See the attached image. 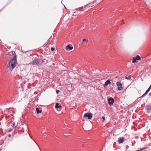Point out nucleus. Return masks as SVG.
I'll return each instance as SVG.
<instances>
[{
	"label": "nucleus",
	"instance_id": "obj_1",
	"mask_svg": "<svg viewBox=\"0 0 151 151\" xmlns=\"http://www.w3.org/2000/svg\"><path fill=\"white\" fill-rule=\"evenodd\" d=\"M17 63L16 57L15 56H14L12 59L11 60L8 65V69L11 71L15 67L16 64Z\"/></svg>",
	"mask_w": 151,
	"mask_h": 151
},
{
	"label": "nucleus",
	"instance_id": "obj_2",
	"mask_svg": "<svg viewBox=\"0 0 151 151\" xmlns=\"http://www.w3.org/2000/svg\"><path fill=\"white\" fill-rule=\"evenodd\" d=\"M83 116L85 118L88 117L89 119H91L92 117V114L90 113H87L85 114Z\"/></svg>",
	"mask_w": 151,
	"mask_h": 151
},
{
	"label": "nucleus",
	"instance_id": "obj_3",
	"mask_svg": "<svg viewBox=\"0 0 151 151\" xmlns=\"http://www.w3.org/2000/svg\"><path fill=\"white\" fill-rule=\"evenodd\" d=\"M141 60V58L139 56L137 55L135 57L133 58V63L137 62V60Z\"/></svg>",
	"mask_w": 151,
	"mask_h": 151
},
{
	"label": "nucleus",
	"instance_id": "obj_4",
	"mask_svg": "<svg viewBox=\"0 0 151 151\" xmlns=\"http://www.w3.org/2000/svg\"><path fill=\"white\" fill-rule=\"evenodd\" d=\"M40 61L38 59H34L32 62V64L33 65H39Z\"/></svg>",
	"mask_w": 151,
	"mask_h": 151
},
{
	"label": "nucleus",
	"instance_id": "obj_5",
	"mask_svg": "<svg viewBox=\"0 0 151 151\" xmlns=\"http://www.w3.org/2000/svg\"><path fill=\"white\" fill-rule=\"evenodd\" d=\"M116 85L118 87V89L119 90H121L122 89L123 87L121 83L117 82L116 83Z\"/></svg>",
	"mask_w": 151,
	"mask_h": 151
},
{
	"label": "nucleus",
	"instance_id": "obj_6",
	"mask_svg": "<svg viewBox=\"0 0 151 151\" xmlns=\"http://www.w3.org/2000/svg\"><path fill=\"white\" fill-rule=\"evenodd\" d=\"M109 104L110 106H111L113 104V103L114 102V100L113 98H109L108 99Z\"/></svg>",
	"mask_w": 151,
	"mask_h": 151
},
{
	"label": "nucleus",
	"instance_id": "obj_7",
	"mask_svg": "<svg viewBox=\"0 0 151 151\" xmlns=\"http://www.w3.org/2000/svg\"><path fill=\"white\" fill-rule=\"evenodd\" d=\"M95 3V1H93L92 3H90V4H89L86 5L84 6V7L85 8L87 7H89L90 6L92 7L93 6V4H94Z\"/></svg>",
	"mask_w": 151,
	"mask_h": 151
},
{
	"label": "nucleus",
	"instance_id": "obj_8",
	"mask_svg": "<svg viewBox=\"0 0 151 151\" xmlns=\"http://www.w3.org/2000/svg\"><path fill=\"white\" fill-rule=\"evenodd\" d=\"M151 89V85L150 86L149 88L147 89V90L146 91V92H145V93L142 95L140 97H143L144 96H145L149 92L150 90V89Z\"/></svg>",
	"mask_w": 151,
	"mask_h": 151
},
{
	"label": "nucleus",
	"instance_id": "obj_9",
	"mask_svg": "<svg viewBox=\"0 0 151 151\" xmlns=\"http://www.w3.org/2000/svg\"><path fill=\"white\" fill-rule=\"evenodd\" d=\"M124 141V138L123 137H120L118 139V142L119 143H123Z\"/></svg>",
	"mask_w": 151,
	"mask_h": 151
},
{
	"label": "nucleus",
	"instance_id": "obj_10",
	"mask_svg": "<svg viewBox=\"0 0 151 151\" xmlns=\"http://www.w3.org/2000/svg\"><path fill=\"white\" fill-rule=\"evenodd\" d=\"M111 82L109 80H107L105 82V84L104 85V87H106L109 84H110Z\"/></svg>",
	"mask_w": 151,
	"mask_h": 151
},
{
	"label": "nucleus",
	"instance_id": "obj_11",
	"mask_svg": "<svg viewBox=\"0 0 151 151\" xmlns=\"http://www.w3.org/2000/svg\"><path fill=\"white\" fill-rule=\"evenodd\" d=\"M73 49V47L72 46H71L70 45H68L66 47V50H72Z\"/></svg>",
	"mask_w": 151,
	"mask_h": 151
},
{
	"label": "nucleus",
	"instance_id": "obj_12",
	"mask_svg": "<svg viewBox=\"0 0 151 151\" xmlns=\"http://www.w3.org/2000/svg\"><path fill=\"white\" fill-rule=\"evenodd\" d=\"M125 77L126 79L127 80H130L131 78V75H127V76H125Z\"/></svg>",
	"mask_w": 151,
	"mask_h": 151
},
{
	"label": "nucleus",
	"instance_id": "obj_13",
	"mask_svg": "<svg viewBox=\"0 0 151 151\" xmlns=\"http://www.w3.org/2000/svg\"><path fill=\"white\" fill-rule=\"evenodd\" d=\"M36 110L37 111V114H39L42 112V110H40L39 108H36Z\"/></svg>",
	"mask_w": 151,
	"mask_h": 151
},
{
	"label": "nucleus",
	"instance_id": "obj_14",
	"mask_svg": "<svg viewBox=\"0 0 151 151\" xmlns=\"http://www.w3.org/2000/svg\"><path fill=\"white\" fill-rule=\"evenodd\" d=\"M83 129L85 131H88V130H90V129H87V128L86 126H84V128H83Z\"/></svg>",
	"mask_w": 151,
	"mask_h": 151
},
{
	"label": "nucleus",
	"instance_id": "obj_15",
	"mask_svg": "<svg viewBox=\"0 0 151 151\" xmlns=\"http://www.w3.org/2000/svg\"><path fill=\"white\" fill-rule=\"evenodd\" d=\"M146 107L147 109L148 110H149L151 109V106H150L147 105V106H146Z\"/></svg>",
	"mask_w": 151,
	"mask_h": 151
},
{
	"label": "nucleus",
	"instance_id": "obj_16",
	"mask_svg": "<svg viewBox=\"0 0 151 151\" xmlns=\"http://www.w3.org/2000/svg\"><path fill=\"white\" fill-rule=\"evenodd\" d=\"M59 104L58 103H57L55 105V107L56 108H58L59 106Z\"/></svg>",
	"mask_w": 151,
	"mask_h": 151
},
{
	"label": "nucleus",
	"instance_id": "obj_17",
	"mask_svg": "<svg viewBox=\"0 0 151 151\" xmlns=\"http://www.w3.org/2000/svg\"><path fill=\"white\" fill-rule=\"evenodd\" d=\"M48 42H47L46 43H45L43 46V47H45L47 45V44Z\"/></svg>",
	"mask_w": 151,
	"mask_h": 151
},
{
	"label": "nucleus",
	"instance_id": "obj_18",
	"mask_svg": "<svg viewBox=\"0 0 151 151\" xmlns=\"http://www.w3.org/2000/svg\"><path fill=\"white\" fill-rule=\"evenodd\" d=\"M15 126V123L14 122L12 124V127H14Z\"/></svg>",
	"mask_w": 151,
	"mask_h": 151
},
{
	"label": "nucleus",
	"instance_id": "obj_19",
	"mask_svg": "<svg viewBox=\"0 0 151 151\" xmlns=\"http://www.w3.org/2000/svg\"><path fill=\"white\" fill-rule=\"evenodd\" d=\"M55 49L53 47H52L51 48V51H53Z\"/></svg>",
	"mask_w": 151,
	"mask_h": 151
},
{
	"label": "nucleus",
	"instance_id": "obj_20",
	"mask_svg": "<svg viewBox=\"0 0 151 151\" xmlns=\"http://www.w3.org/2000/svg\"><path fill=\"white\" fill-rule=\"evenodd\" d=\"M60 91L59 90H57L56 91V93L57 94H58V93Z\"/></svg>",
	"mask_w": 151,
	"mask_h": 151
},
{
	"label": "nucleus",
	"instance_id": "obj_21",
	"mask_svg": "<svg viewBox=\"0 0 151 151\" xmlns=\"http://www.w3.org/2000/svg\"><path fill=\"white\" fill-rule=\"evenodd\" d=\"M86 40H86V39H84L83 40V42H85V41H86Z\"/></svg>",
	"mask_w": 151,
	"mask_h": 151
},
{
	"label": "nucleus",
	"instance_id": "obj_22",
	"mask_svg": "<svg viewBox=\"0 0 151 151\" xmlns=\"http://www.w3.org/2000/svg\"><path fill=\"white\" fill-rule=\"evenodd\" d=\"M102 119H103L104 120H105V117H104V116H103V117H102Z\"/></svg>",
	"mask_w": 151,
	"mask_h": 151
},
{
	"label": "nucleus",
	"instance_id": "obj_23",
	"mask_svg": "<svg viewBox=\"0 0 151 151\" xmlns=\"http://www.w3.org/2000/svg\"><path fill=\"white\" fill-rule=\"evenodd\" d=\"M59 107L58 108H60L62 107V106L61 105H59Z\"/></svg>",
	"mask_w": 151,
	"mask_h": 151
},
{
	"label": "nucleus",
	"instance_id": "obj_24",
	"mask_svg": "<svg viewBox=\"0 0 151 151\" xmlns=\"http://www.w3.org/2000/svg\"><path fill=\"white\" fill-rule=\"evenodd\" d=\"M83 7H81V8H80V9L81 10H82V9H83Z\"/></svg>",
	"mask_w": 151,
	"mask_h": 151
},
{
	"label": "nucleus",
	"instance_id": "obj_25",
	"mask_svg": "<svg viewBox=\"0 0 151 151\" xmlns=\"http://www.w3.org/2000/svg\"><path fill=\"white\" fill-rule=\"evenodd\" d=\"M86 41H87V42H86V43H88V40H86Z\"/></svg>",
	"mask_w": 151,
	"mask_h": 151
},
{
	"label": "nucleus",
	"instance_id": "obj_26",
	"mask_svg": "<svg viewBox=\"0 0 151 151\" xmlns=\"http://www.w3.org/2000/svg\"><path fill=\"white\" fill-rule=\"evenodd\" d=\"M149 95L151 96V93H149Z\"/></svg>",
	"mask_w": 151,
	"mask_h": 151
},
{
	"label": "nucleus",
	"instance_id": "obj_27",
	"mask_svg": "<svg viewBox=\"0 0 151 151\" xmlns=\"http://www.w3.org/2000/svg\"><path fill=\"white\" fill-rule=\"evenodd\" d=\"M133 124H135L134 122H133Z\"/></svg>",
	"mask_w": 151,
	"mask_h": 151
},
{
	"label": "nucleus",
	"instance_id": "obj_28",
	"mask_svg": "<svg viewBox=\"0 0 151 151\" xmlns=\"http://www.w3.org/2000/svg\"><path fill=\"white\" fill-rule=\"evenodd\" d=\"M132 127H133V128H134V126H133H133H132Z\"/></svg>",
	"mask_w": 151,
	"mask_h": 151
},
{
	"label": "nucleus",
	"instance_id": "obj_29",
	"mask_svg": "<svg viewBox=\"0 0 151 151\" xmlns=\"http://www.w3.org/2000/svg\"><path fill=\"white\" fill-rule=\"evenodd\" d=\"M82 44H84V43H83V42H82Z\"/></svg>",
	"mask_w": 151,
	"mask_h": 151
},
{
	"label": "nucleus",
	"instance_id": "obj_30",
	"mask_svg": "<svg viewBox=\"0 0 151 151\" xmlns=\"http://www.w3.org/2000/svg\"><path fill=\"white\" fill-rule=\"evenodd\" d=\"M121 73V71H120V72H119V73Z\"/></svg>",
	"mask_w": 151,
	"mask_h": 151
}]
</instances>
